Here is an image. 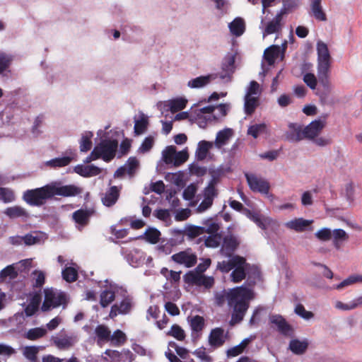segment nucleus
I'll use <instances>...</instances> for the list:
<instances>
[{
  "label": "nucleus",
  "instance_id": "nucleus-3",
  "mask_svg": "<svg viewBox=\"0 0 362 362\" xmlns=\"http://www.w3.org/2000/svg\"><path fill=\"white\" fill-rule=\"evenodd\" d=\"M249 265L245 257L235 255L227 261L218 262L216 268L222 273H228L233 269L230 274L231 281L233 283H239L245 279L246 269Z\"/></svg>",
  "mask_w": 362,
  "mask_h": 362
},
{
  "label": "nucleus",
  "instance_id": "nucleus-5",
  "mask_svg": "<svg viewBox=\"0 0 362 362\" xmlns=\"http://www.w3.org/2000/svg\"><path fill=\"white\" fill-rule=\"evenodd\" d=\"M44 293L45 299L41 306V310L43 312L49 311L61 305L65 307L68 303L67 296L64 291L45 288Z\"/></svg>",
  "mask_w": 362,
  "mask_h": 362
},
{
  "label": "nucleus",
  "instance_id": "nucleus-47",
  "mask_svg": "<svg viewBox=\"0 0 362 362\" xmlns=\"http://www.w3.org/2000/svg\"><path fill=\"white\" fill-rule=\"evenodd\" d=\"M46 334V330L43 328L36 327L29 329L26 333V338L29 340H36L42 337Z\"/></svg>",
  "mask_w": 362,
  "mask_h": 362
},
{
  "label": "nucleus",
  "instance_id": "nucleus-22",
  "mask_svg": "<svg viewBox=\"0 0 362 362\" xmlns=\"http://www.w3.org/2000/svg\"><path fill=\"white\" fill-rule=\"evenodd\" d=\"M223 329L220 327L213 329L209 337V342L214 347H220L223 345L225 339L223 338Z\"/></svg>",
  "mask_w": 362,
  "mask_h": 362
},
{
  "label": "nucleus",
  "instance_id": "nucleus-42",
  "mask_svg": "<svg viewBox=\"0 0 362 362\" xmlns=\"http://www.w3.org/2000/svg\"><path fill=\"white\" fill-rule=\"evenodd\" d=\"M176 148L173 146H167L162 152L163 161L166 164H173L175 156Z\"/></svg>",
  "mask_w": 362,
  "mask_h": 362
},
{
  "label": "nucleus",
  "instance_id": "nucleus-38",
  "mask_svg": "<svg viewBox=\"0 0 362 362\" xmlns=\"http://www.w3.org/2000/svg\"><path fill=\"white\" fill-rule=\"evenodd\" d=\"M329 71H317V77L321 85L323 86L325 90L329 93L332 90V86L329 79Z\"/></svg>",
  "mask_w": 362,
  "mask_h": 362
},
{
  "label": "nucleus",
  "instance_id": "nucleus-27",
  "mask_svg": "<svg viewBox=\"0 0 362 362\" xmlns=\"http://www.w3.org/2000/svg\"><path fill=\"white\" fill-rule=\"evenodd\" d=\"M217 75H207L199 76L192 79L188 81L187 86L192 88H202L208 83H209L211 81L216 79Z\"/></svg>",
  "mask_w": 362,
  "mask_h": 362
},
{
  "label": "nucleus",
  "instance_id": "nucleus-2",
  "mask_svg": "<svg viewBox=\"0 0 362 362\" xmlns=\"http://www.w3.org/2000/svg\"><path fill=\"white\" fill-rule=\"evenodd\" d=\"M252 298V291L243 286L235 288L227 293L228 304L233 308L231 319L229 322L230 326H234L243 321L249 308V300Z\"/></svg>",
  "mask_w": 362,
  "mask_h": 362
},
{
  "label": "nucleus",
  "instance_id": "nucleus-35",
  "mask_svg": "<svg viewBox=\"0 0 362 362\" xmlns=\"http://www.w3.org/2000/svg\"><path fill=\"white\" fill-rule=\"evenodd\" d=\"M93 134L91 132H85L81 135L80 141V151L81 152H87L92 147L91 138Z\"/></svg>",
  "mask_w": 362,
  "mask_h": 362
},
{
  "label": "nucleus",
  "instance_id": "nucleus-62",
  "mask_svg": "<svg viewBox=\"0 0 362 362\" xmlns=\"http://www.w3.org/2000/svg\"><path fill=\"white\" fill-rule=\"evenodd\" d=\"M118 309L120 311V314H127L132 309V302L129 298H124L118 305Z\"/></svg>",
  "mask_w": 362,
  "mask_h": 362
},
{
  "label": "nucleus",
  "instance_id": "nucleus-10",
  "mask_svg": "<svg viewBox=\"0 0 362 362\" xmlns=\"http://www.w3.org/2000/svg\"><path fill=\"white\" fill-rule=\"evenodd\" d=\"M183 278L185 282L188 284L204 286L206 288H211L214 284V279L213 276H207L204 274L187 272Z\"/></svg>",
  "mask_w": 362,
  "mask_h": 362
},
{
  "label": "nucleus",
  "instance_id": "nucleus-53",
  "mask_svg": "<svg viewBox=\"0 0 362 362\" xmlns=\"http://www.w3.org/2000/svg\"><path fill=\"white\" fill-rule=\"evenodd\" d=\"M206 228H185L184 232L189 240H192L204 232H206Z\"/></svg>",
  "mask_w": 362,
  "mask_h": 362
},
{
  "label": "nucleus",
  "instance_id": "nucleus-9",
  "mask_svg": "<svg viewBox=\"0 0 362 362\" xmlns=\"http://www.w3.org/2000/svg\"><path fill=\"white\" fill-rule=\"evenodd\" d=\"M317 54V71H329L332 57L326 43L319 40L316 45Z\"/></svg>",
  "mask_w": 362,
  "mask_h": 362
},
{
  "label": "nucleus",
  "instance_id": "nucleus-20",
  "mask_svg": "<svg viewBox=\"0 0 362 362\" xmlns=\"http://www.w3.org/2000/svg\"><path fill=\"white\" fill-rule=\"evenodd\" d=\"M74 172L83 177H93L100 174L101 169L94 165H78L74 168Z\"/></svg>",
  "mask_w": 362,
  "mask_h": 362
},
{
  "label": "nucleus",
  "instance_id": "nucleus-52",
  "mask_svg": "<svg viewBox=\"0 0 362 362\" xmlns=\"http://www.w3.org/2000/svg\"><path fill=\"white\" fill-rule=\"evenodd\" d=\"M189 158V154L187 150H182L179 152H175V156L173 165L178 167L185 163Z\"/></svg>",
  "mask_w": 362,
  "mask_h": 362
},
{
  "label": "nucleus",
  "instance_id": "nucleus-1",
  "mask_svg": "<svg viewBox=\"0 0 362 362\" xmlns=\"http://www.w3.org/2000/svg\"><path fill=\"white\" fill-rule=\"evenodd\" d=\"M82 191L81 187L74 185H62L60 182H52L42 187L27 190L23 194V199L30 205L41 206L54 196L74 197L81 194Z\"/></svg>",
  "mask_w": 362,
  "mask_h": 362
},
{
  "label": "nucleus",
  "instance_id": "nucleus-12",
  "mask_svg": "<svg viewBox=\"0 0 362 362\" xmlns=\"http://www.w3.org/2000/svg\"><path fill=\"white\" fill-rule=\"evenodd\" d=\"M269 320L270 324L276 327L277 331L285 337H292L293 335V328L282 315L278 314L270 315Z\"/></svg>",
  "mask_w": 362,
  "mask_h": 362
},
{
  "label": "nucleus",
  "instance_id": "nucleus-44",
  "mask_svg": "<svg viewBox=\"0 0 362 362\" xmlns=\"http://www.w3.org/2000/svg\"><path fill=\"white\" fill-rule=\"evenodd\" d=\"M115 298V294L113 291L110 290H105L100 294V303L103 308L107 307L111 303Z\"/></svg>",
  "mask_w": 362,
  "mask_h": 362
},
{
  "label": "nucleus",
  "instance_id": "nucleus-4",
  "mask_svg": "<svg viewBox=\"0 0 362 362\" xmlns=\"http://www.w3.org/2000/svg\"><path fill=\"white\" fill-rule=\"evenodd\" d=\"M285 15V8H281L272 19H267V16L261 18L259 28L262 31L264 38L272 34L279 35L284 25V17Z\"/></svg>",
  "mask_w": 362,
  "mask_h": 362
},
{
  "label": "nucleus",
  "instance_id": "nucleus-17",
  "mask_svg": "<svg viewBox=\"0 0 362 362\" xmlns=\"http://www.w3.org/2000/svg\"><path fill=\"white\" fill-rule=\"evenodd\" d=\"M222 242L221 253L230 259L232 258L234 256L233 252L239 245L238 239L233 235H227L223 237Z\"/></svg>",
  "mask_w": 362,
  "mask_h": 362
},
{
  "label": "nucleus",
  "instance_id": "nucleus-18",
  "mask_svg": "<svg viewBox=\"0 0 362 362\" xmlns=\"http://www.w3.org/2000/svg\"><path fill=\"white\" fill-rule=\"evenodd\" d=\"M221 228H206V232L209 235L205 240V245L209 247H217L222 242Z\"/></svg>",
  "mask_w": 362,
  "mask_h": 362
},
{
  "label": "nucleus",
  "instance_id": "nucleus-45",
  "mask_svg": "<svg viewBox=\"0 0 362 362\" xmlns=\"http://www.w3.org/2000/svg\"><path fill=\"white\" fill-rule=\"evenodd\" d=\"M0 200L4 203H10L15 200V194L12 189L0 187Z\"/></svg>",
  "mask_w": 362,
  "mask_h": 362
},
{
  "label": "nucleus",
  "instance_id": "nucleus-64",
  "mask_svg": "<svg viewBox=\"0 0 362 362\" xmlns=\"http://www.w3.org/2000/svg\"><path fill=\"white\" fill-rule=\"evenodd\" d=\"M196 192V186L191 184L185 189L183 192V198L186 200H191L194 197Z\"/></svg>",
  "mask_w": 362,
  "mask_h": 362
},
{
  "label": "nucleus",
  "instance_id": "nucleus-43",
  "mask_svg": "<svg viewBox=\"0 0 362 362\" xmlns=\"http://www.w3.org/2000/svg\"><path fill=\"white\" fill-rule=\"evenodd\" d=\"M126 334L120 329L115 330L112 334L110 335V339L114 345L120 346L127 341Z\"/></svg>",
  "mask_w": 362,
  "mask_h": 362
},
{
  "label": "nucleus",
  "instance_id": "nucleus-33",
  "mask_svg": "<svg viewBox=\"0 0 362 362\" xmlns=\"http://www.w3.org/2000/svg\"><path fill=\"white\" fill-rule=\"evenodd\" d=\"M92 214L93 211L91 210L79 209L73 214V218L77 223L86 225Z\"/></svg>",
  "mask_w": 362,
  "mask_h": 362
},
{
  "label": "nucleus",
  "instance_id": "nucleus-37",
  "mask_svg": "<svg viewBox=\"0 0 362 362\" xmlns=\"http://www.w3.org/2000/svg\"><path fill=\"white\" fill-rule=\"evenodd\" d=\"M160 236V232L156 228H148L144 233L145 240L151 244L157 243Z\"/></svg>",
  "mask_w": 362,
  "mask_h": 362
},
{
  "label": "nucleus",
  "instance_id": "nucleus-6",
  "mask_svg": "<svg viewBox=\"0 0 362 362\" xmlns=\"http://www.w3.org/2000/svg\"><path fill=\"white\" fill-rule=\"evenodd\" d=\"M117 147L118 141L116 139H103L94 147L93 154H97L96 158L109 162L115 156Z\"/></svg>",
  "mask_w": 362,
  "mask_h": 362
},
{
  "label": "nucleus",
  "instance_id": "nucleus-31",
  "mask_svg": "<svg viewBox=\"0 0 362 362\" xmlns=\"http://www.w3.org/2000/svg\"><path fill=\"white\" fill-rule=\"evenodd\" d=\"M148 125V117L144 115V113H141L139 115V119H134V133L136 135H141L144 134L146 130L147 129Z\"/></svg>",
  "mask_w": 362,
  "mask_h": 362
},
{
  "label": "nucleus",
  "instance_id": "nucleus-30",
  "mask_svg": "<svg viewBox=\"0 0 362 362\" xmlns=\"http://www.w3.org/2000/svg\"><path fill=\"white\" fill-rule=\"evenodd\" d=\"M244 100L245 112L248 115H252L259 105V97L245 95Z\"/></svg>",
  "mask_w": 362,
  "mask_h": 362
},
{
  "label": "nucleus",
  "instance_id": "nucleus-50",
  "mask_svg": "<svg viewBox=\"0 0 362 362\" xmlns=\"http://www.w3.org/2000/svg\"><path fill=\"white\" fill-rule=\"evenodd\" d=\"M342 194L346 198V199L349 202V204L353 203L355 198V191L354 185L351 183L346 184L342 191Z\"/></svg>",
  "mask_w": 362,
  "mask_h": 362
},
{
  "label": "nucleus",
  "instance_id": "nucleus-39",
  "mask_svg": "<svg viewBox=\"0 0 362 362\" xmlns=\"http://www.w3.org/2000/svg\"><path fill=\"white\" fill-rule=\"evenodd\" d=\"M71 158L64 156L62 158H56L45 162V165L50 168L64 167L70 163Z\"/></svg>",
  "mask_w": 362,
  "mask_h": 362
},
{
  "label": "nucleus",
  "instance_id": "nucleus-7",
  "mask_svg": "<svg viewBox=\"0 0 362 362\" xmlns=\"http://www.w3.org/2000/svg\"><path fill=\"white\" fill-rule=\"evenodd\" d=\"M230 206L235 210L243 211V213L258 226H268L270 225H274L276 221L272 218L261 214L257 212L250 211V210L245 209L243 205L238 201L233 200L230 202Z\"/></svg>",
  "mask_w": 362,
  "mask_h": 362
},
{
  "label": "nucleus",
  "instance_id": "nucleus-32",
  "mask_svg": "<svg viewBox=\"0 0 362 362\" xmlns=\"http://www.w3.org/2000/svg\"><path fill=\"white\" fill-rule=\"evenodd\" d=\"M4 214L11 219L23 218L28 216V213L25 209L19 206H13L7 208L4 211Z\"/></svg>",
  "mask_w": 362,
  "mask_h": 362
},
{
  "label": "nucleus",
  "instance_id": "nucleus-21",
  "mask_svg": "<svg viewBox=\"0 0 362 362\" xmlns=\"http://www.w3.org/2000/svg\"><path fill=\"white\" fill-rule=\"evenodd\" d=\"M54 344L59 349H69L72 347L76 343V339L70 336H57L52 337Z\"/></svg>",
  "mask_w": 362,
  "mask_h": 362
},
{
  "label": "nucleus",
  "instance_id": "nucleus-41",
  "mask_svg": "<svg viewBox=\"0 0 362 362\" xmlns=\"http://www.w3.org/2000/svg\"><path fill=\"white\" fill-rule=\"evenodd\" d=\"M62 274L63 279L69 283L74 282L78 279V272L72 267H66Z\"/></svg>",
  "mask_w": 362,
  "mask_h": 362
},
{
  "label": "nucleus",
  "instance_id": "nucleus-8",
  "mask_svg": "<svg viewBox=\"0 0 362 362\" xmlns=\"http://www.w3.org/2000/svg\"><path fill=\"white\" fill-rule=\"evenodd\" d=\"M247 183L250 190L262 194H268L270 189V184L265 178L253 173H245Z\"/></svg>",
  "mask_w": 362,
  "mask_h": 362
},
{
  "label": "nucleus",
  "instance_id": "nucleus-49",
  "mask_svg": "<svg viewBox=\"0 0 362 362\" xmlns=\"http://www.w3.org/2000/svg\"><path fill=\"white\" fill-rule=\"evenodd\" d=\"M356 282H362V274L361 275H352L349 276L347 279L342 281L340 284L336 286V288L339 290L347 286L351 285Z\"/></svg>",
  "mask_w": 362,
  "mask_h": 362
},
{
  "label": "nucleus",
  "instance_id": "nucleus-36",
  "mask_svg": "<svg viewBox=\"0 0 362 362\" xmlns=\"http://www.w3.org/2000/svg\"><path fill=\"white\" fill-rule=\"evenodd\" d=\"M288 127L293 131L295 134H287L286 139L291 141H298L303 139L302 131L300 126L295 123H290Z\"/></svg>",
  "mask_w": 362,
  "mask_h": 362
},
{
  "label": "nucleus",
  "instance_id": "nucleus-14",
  "mask_svg": "<svg viewBox=\"0 0 362 362\" xmlns=\"http://www.w3.org/2000/svg\"><path fill=\"white\" fill-rule=\"evenodd\" d=\"M287 47V42L285 40L281 46L271 45L264 52V59L269 65H272L279 57H284V52Z\"/></svg>",
  "mask_w": 362,
  "mask_h": 362
},
{
  "label": "nucleus",
  "instance_id": "nucleus-19",
  "mask_svg": "<svg viewBox=\"0 0 362 362\" xmlns=\"http://www.w3.org/2000/svg\"><path fill=\"white\" fill-rule=\"evenodd\" d=\"M234 134L233 130L230 128H225L218 132L214 145L218 149H222L226 146Z\"/></svg>",
  "mask_w": 362,
  "mask_h": 362
},
{
  "label": "nucleus",
  "instance_id": "nucleus-51",
  "mask_svg": "<svg viewBox=\"0 0 362 362\" xmlns=\"http://www.w3.org/2000/svg\"><path fill=\"white\" fill-rule=\"evenodd\" d=\"M38 348L36 346H26L23 351L24 356L30 362H36Z\"/></svg>",
  "mask_w": 362,
  "mask_h": 362
},
{
  "label": "nucleus",
  "instance_id": "nucleus-57",
  "mask_svg": "<svg viewBox=\"0 0 362 362\" xmlns=\"http://www.w3.org/2000/svg\"><path fill=\"white\" fill-rule=\"evenodd\" d=\"M17 275L18 274L13 265H8L6 267L0 272V278L1 279H5L6 277L14 279L17 276Z\"/></svg>",
  "mask_w": 362,
  "mask_h": 362
},
{
  "label": "nucleus",
  "instance_id": "nucleus-16",
  "mask_svg": "<svg viewBox=\"0 0 362 362\" xmlns=\"http://www.w3.org/2000/svg\"><path fill=\"white\" fill-rule=\"evenodd\" d=\"M325 126V122L321 119L313 121L302 131L303 139H314L320 134Z\"/></svg>",
  "mask_w": 362,
  "mask_h": 362
},
{
  "label": "nucleus",
  "instance_id": "nucleus-59",
  "mask_svg": "<svg viewBox=\"0 0 362 362\" xmlns=\"http://www.w3.org/2000/svg\"><path fill=\"white\" fill-rule=\"evenodd\" d=\"M211 263V259H204L203 262L199 263L194 270L189 271V272H193L197 274H203V273L210 267Z\"/></svg>",
  "mask_w": 362,
  "mask_h": 362
},
{
  "label": "nucleus",
  "instance_id": "nucleus-34",
  "mask_svg": "<svg viewBox=\"0 0 362 362\" xmlns=\"http://www.w3.org/2000/svg\"><path fill=\"white\" fill-rule=\"evenodd\" d=\"M267 126L265 123L255 124L248 127L247 134L257 139L260 134L267 133Z\"/></svg>",
  "mask_w": 362,
  "mask_h": 362
},
{
  "label": "nucleus",
  "instance_id": "nucleus-46",
  "mask_svg": "<svg viewBox=\"0 0 362 362\" xmlns=\"http://www.w3.org/2000/svg\"><path fill=\"white\" fill-rule=\"evenodd\" d=\"M187 100L182 98H176L169 102V107L172 112H175L185 107Z\"/></svg>",
  "mask_w": 362,
  "mask_h": 362
},
{
  "label": "nucleus",
  "instance_id": "nucleus-26",
  "mask_svg": "<svg viewBox=\"0 0 362 362\" xmlns=\"http://www.w3.org/2000/svg\"><path fill=\"white\" fill-rule=\"evenodd\" d=\"M214 146V143L211 141L205 140L199 141L195 152L197 159L198 160H204L207 156L209 151Z\"/></svg>",
  "mask_w": 362,
  "mask_h": 362
},
{
  "label": "nucleus",
  "instance_id": "nucleus-61",
  "mask_svg": "<svg viewBox=\"0 0 362 362\" xmlns=\"http://www.w3.org/2000/svg\"><path fill=\"white\" fill-rule=\"evenodd\" d=\"M261 93V89L257 82L252 81L250 83V86L247 88L246 94L250 95H255L259 97Z\"/></svg>",
  "mask_w": 362,
  "mask_h": 362
},
{
  "label": "nucleus",
  "instance_id": "nucleus-56",
  "mask_svg": "<svg viewBox=\"0 0 362 362\" xmlns=\"http://www.w3.org/2000/svg\"><path fill=\"white\" fill-rule=\"evenodd\" d=\"M295 313L305 320H310L314 316L312 312L306 310L305 307L300 303L296 306Z\"/></svg>",
  "mask_w": 362,
  "mask_h": 362
},
{
  "label": "nucleus",
  "instance_id": "nucleus-25",
  "mask_svg": "<svg viewBox=\"0 0 362 362\" xmlns=\"http://www.w3.org/2000/svg\"><path fill=\"white\" fill-rule=\"evenodd\" d=\"M228 28L233 35L240 37L245 31V21L240 17H237L228 24Z\"/></svg>",
  "mask_w": 362,
  "mask_h": 362
},
{
  "label": "nucleus",
  "instance_id": "nucleus-28",
  "mask_svg": "<svg viewBox=\"0 0 362 362\" xmlns=\"http://www.w3.org/2000/svg\"><path fill=\"white\" fill-rule=\"evenodd\" d=\"M119 195V189L117 187L114 186L107 191L102 198V202L106 206H111L114 205L117 201Z\"/></svg>",
  "mask_w": 362,
  "mask_h": 362
},
{
  "label": "nucleus",
  "instance_id": "nucleus-60",
  "mask_svg": "<svg viewBox=\"0 0 362 362\" xmlns=\"http://www.w3.org/2000/svg\"><path fill=\"white\" fill-rule=\"evenodd\" d=\"M36 277L34 279L33 286L35 288H41L45 281V274L41 271L35 270L33 273Z\"/></svg>",
  "mask_w": 362,
  "mask_h": 362
},
{
  "label": "nucleus",
  "instance_id": "nucleus-63",
  "mask_svg": "<svg viewBox=\"0 0 362 362\" xmlns=\"http://www.w3.org/2000/svg\"><path fill=\"white\" fill-rule=\"evenodd\" d=\"M154 139L152 136H148L145 138L144 141L142 142L139 150L143 153L148 152L153 146Z\"/></svg>",
  "mask_w": 362,
  "mask_h": 362
},
{
  "label": "nucleus",
  "instance_id": "nucleus-54",
  "mask_svg": "<svg viewBox=\"0 0 362 362\" xmlns=\"http://www.w3.org/2000/svg\"><path fill=\"white\" fill-rule=\"evenodd\" d=\"M235 55L233 54H228L226 55L225 58V62L223 63L222 69L223 70H228L232 73L234 72L235 70Z\"/></svg>",
  "mask_w": 362,
  "mask_h": 362
},
{
  "label": "nucleus",
  "instance_id": "nucleus-15",
  "mask_svg": "<svg viewBox=\"0 0 362 362\" xmlns=\"http://www.w3.org/2000/svg\"><path fill=\"white\" fill-rule=\"evenodd\" d=\"M214 111L215 106L212 105L204 107L198 110L197 117L199 127H204L207 122L218 119Z\"/></svg>",
  "mask_w": 362,
  "mask_h": 362
},
{
  "label": "nucleus",
  "instance_id": "nucleus-55",
  "mask_svg": "<svg viewBox=\"0 0 362 362\" xmlns=\"http://www.w3.org/2000/svg\"><path fill=\"white\" fill-rule=\"evenodd\" d=\"M204 327V320L203 317L196 315L191 320V327L193 331H202Z\"/></svg>",
  "mask_w": 362,
  "mask_h": 362
},
{
  "label": "nucleus",
  "instance_id": "nucleus-24",
  "mask_svg": "<svg viewBox=\"0 0 362 362\" xmlns=\"http://www.w3.org/2000/svg\"><path fill=\"white\" fill-rule=\"evenodd\" d=\"M308 345L307 339L300 341L299 339H294L290 341L288 349L296 355H302L306 352Z\"/></svg>",
  "mask_w": 362,
  "mask_h": 362
},
{
  "label": "nucleus",
  "instance_id": "nucleus-11",
  "mask_svg": "<svg viewBox=\"0 0 362 362\" xmlns=\"http://www.w3.org/2000/svg\"><path fill=\"white\" fill-rule=\"evenodd\" d=\"M171 259L177 264L187 268L193 267L197 262V256L190 248L177 252L171 256Z\"/></svg>",
  "mask_w": 362,
  "mask_h": 362
},
{
  "label": "nucleus",
  "instance_id": "nucleus-23",
  "mask_svg": "<svg viewBox=\"0 0 362 362\" xmlns=\"http://www.w3.org/2000/svg\"><path fill=\"white\" fill-rule=\"evenodd\" d=\"M47 238V235L41 231H34L23 236L24 243L26 245L39 244Z\"/></svg>",
  "mask_w": 362,
  "mask_h": 362
},
{
  "label": "nucleus",
  "instance_id": "nucleus-40",
  "mask_svg": "<svg viewBox=\"0 0 362 362\" xmlns=\"http://www.w3.org/2000/svg\"><path fill=\"white\" fill-rule=\"evenodd\" d=\"M95 333L98 339L102 341H110L111 332L109 328L104 325H99L95 329Z\"/></svg>",
  "mask_w": 362,
  "mask_h": 362
},
{
  "label": "nucleus",
  "instance_id": "nucleus-13",
  "mask_svg": "<svg viewBox=\"0 0 362 362\" xmlns=\"http://www.w3.org/2000/svg\"><path fill=\"white\" fill-rule=\"evenodd\" d=\"M327 213L332 218V223L334 225L354 226L356 224L353 216L339 209H330Z\"/></svg>",
  "mask_w": 362,
  "mask_h": 362
},
{
  "label": "nucleus",
  "instance_id": "nucleus-29",
  "mask_svg": "<svg viewBox=\"0 0 362 362\" xmlns=\"http://www.w3.org/2000/svg\"><path fill=\"white\" fill-rule=\"evenodd\" d=\"M322 0H310V10L315 19L320 21L327 20L326 14L321 6Z\"/></svg>",
  "mask_w": 362,
  "mask_h": 362
},
{
  "label": "nucleus",
  "instance_id": "nucleus-48",
  "mask_svg": "<svg viewBox=\"0 0 362 362\" xmlns=\"http://www.w3.org/2000/svg\"><path fill=\"white\" fill-rule=\"evenodd\" d=\"M168 335L173 337L179 341H182L185 338V333L180 326L178 325H173L170 330L168 333Z\"/></svg>",
  "mask_w": 362,
  "mask_h": 362
},
{
  "label": "nucleus",
  "instance_id": "nucleus-58",
  "mask_svg": "<svg viewBox=\"0 0 362 362\" xmlns=\"http://www.w3.org/2000/svg\"><path fill=\"white\" fill-rule=\"evenodd\" d=\"M314 223L313 220L303 219L302 218H295L288 221L286 226H309Z\"/></svg>",
  "mask_w": 362,
  "mask_h": 362
}]
</instances>
